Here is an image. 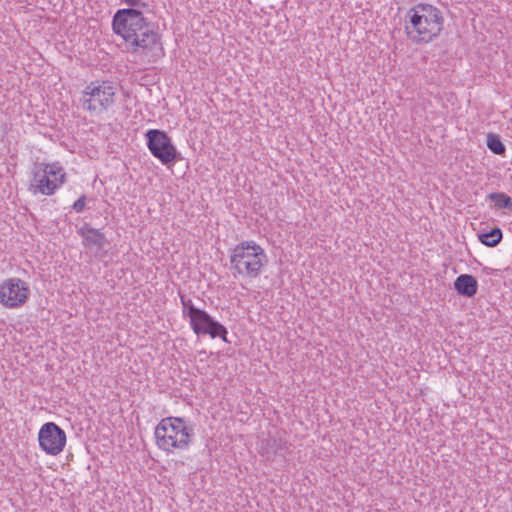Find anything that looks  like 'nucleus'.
<instances>
[{"label": "nucleus", "instance_id": "1", "mask_svg": "<svg viewBox=\"0 0 512 512\" xmlns=\"http://www.w3.org/2000/svg\"><path fill=\"white\" fill-rule=\"evenodd\" d=\"M128 8L119 9L113 16L112 29L121 36L125 42L133 47V51L140 48L145 54H150L153 61L164 56L161 37L155 24L148 21L142 11L137 7L148 8L149 4L142 0H120Z\"/></svg>", "mask_w": 512, "mask_h": 512}, {"label": "nucleus", "instance_id": "2", "mask_svg": "<svg viewBox=\"0 0 512 512\" xmlns=\"http://www.w3.org/2000/svg\"><path fill=\"white\" fill-rule=\"evenodd\" d=\"M444 27L442 11L427 3H418L405 14L404 31L415 44H426L435 40Z\"/></svg>", "mask_w": 512, "mask_h": 512}, {"label": "nucleus", "instance_id": "3", "mask_svg": "<svg viewBox=\"0 0 512 512\" xmlns=\"http://www.w3.org/2000/svg\"><path fill=\"white\" fill-rule=\"evenodd\" d=\"M267 262L264 249L254 241L240 242L230 254V269L234 277L257 278Z\"/></svg>", "mask_w": 512, "mask_h": 512}, {"label": "nucleus", "instance_id": "4", "mask_svg": "<svg viewBox=\"0 0 512 512\" xmlns=\"http://www.w3.org/2000/svg\"><path fill=\"white\" fill-rule=\"evenodd\" d=\"M156 444L165 452L187 449L194 436V429L180 417L163 418L154 431Z\"/></svg>", "mask_w": 512, "mask_h": 512}, {"label": "nucleus", "instance_id": "5", "mask_svg": "<svg viewBox=\"0 0 512 512\" xmlns=\"http://www.w3.org/2000/svg\"><path fill=\"white\" fill-rule=\"evenodd\" d=\"M182 304V313L184 317L190 320V326L197 335H209L211 338H221L224 342L227 340L228 331L224 325L214 320L205 310L195 307L191 299L180 294Z\"/></svg>", "mask_w": 512, "mask_h": 512}, {"label": "nucleus", "instance_id": "6", "mask_svg": "<svg viewBox=\"0 0 512 512\" xmlns=\"http://www.w3.org/2000/svg\"><path fill=\"white\" fill-rule=\"evenodd\" d=\"M116 87L110 81L91 82L83 91V109L100 114L108 110L115 102Z\"/></svg>", "mask_w": 512, "mask_h": 512}, {"label": "nucleus", "instance_id": "7", "mask_svg": "<svg viewBox=\"0 0 512 512\" xmlns=\"http://www.w3.org/2000/svg\"><path fill=\"white\" fill-rule=\"evenodd\" d=\"M150 153L163 165L170 166L180 159V154L165 131L149 129L145 133Z\"/></svg>", "mask_w": 512, "mask_h": 512}, {"label": "nucleus", "instance_id": "8", "mask_svg": "<svg viewBox=\"0 0 512 512\" xmlns=\"http://www.w3.org/2000/svg\"><path fill=\"white\" fill-rule=\"evenodd\" d=\"M30 295V289L25 281L19 278L6 279L0 285V303L7 308L22 306Z\"/></svg>", "mask_w": 512, "mask_h": 512}, {"label": "nucleus", "instance_id": "9", "mask_svg": "<svg viewBox=\"0 0 512 512\" xmlns=\"http://www.w3.org/2000/svg\"><path fill=\"white\" fill-rule=\"evenodd\" d=\"M40 448L49 455H58L66 444V433L54 422H47L39 430Z\"/></svg>", "mask_w": 512, "mask_h": 512}, {"label": "nucleus", "instance_id": "10", "mask_svg": "<svg viewBox=\"0 0 512 512\" xmlns=\"http://www.w3.org/2000/svg\"><path fill=\"white\" fill-rule=\"evenodd\" d=\"M63 183H65L64 175H61V178L50 179V176L43 169L34 165L30 184V190L33 189L34 193L53 195Z\"/></svg>", "mask_w": 512, "mask_h": 512}, {"label": "nucleus", "instance_id": "11", "mask_svg": "<svg viewBox=\"0 0 512 512\" xmlns=\"http://www.w3.org/2000/svg\"><path fill=\"white\" fill-rule=\"evenodd\" d=\"M77 233L83 237L86 246H95L98 250H104L109 244L107 238L99 229L93 228L87 223L78 229Z\"/></svg>", "mask_w": 512, "mask_h": 512}, {"label": "nucleus", "instance_id": "12", "mask_svg": "<svg viewBox=\"0 0 512 512\" xmlns=\"http://www.w3.org/2000/svg\"><path fill=\"white\" fill-rule=\"evenodd\" d=\"M454 289L461 296L474 297L478 290L476 278L470 274H461L454 281Z\"/></svg>", "mask_w": 512, "mask_h": 512}, {"label": "nucleus", "instance_id": "13", "mask_svg": "<svg viewBox=\"0 0 512 512\" xmlns=\"http://www.w3.org/2000/svg\"><path fill=\"white\" fill-rule=\"evenodd\" d=\"M503 233L498 227L491 229L489 232L478 234L479 241L487 247H496L502 240Z\"/></svg>", "mask_w": 512, "mask_h": 512}, {"label": "nucleus", "instance_id": "14", "mask_svg": "<svg viewBox=\"0 0 512 512\" xmlns=\"http://www.w3.org/2000/svg\"><path fill=\"white\" fill-rule=\"evenodd\" d=\"M487 199L494 202L495 206L499 209L512 210V199L510 196L503 192H493L487 196Z\"/></svg>", "mask_w": 512, "mask_h": 512}, {"label": "nucleus", "instance_id": "15", "mask_svg": "<svg viewBox=\"0 0 512 512\" xmlns=\"http://www.w3.org/2000/svg\"><path fill=\"white\" fill-rule=\"evenodd\" d=\"M487 146L496 155H503L506 151L505 145L502 143L500 137L496 134H488Z\"/></svg>", "mask_w": 512, "mask_h": 512}, {"label": "nucleus", "instance_id": "16", "mask_svg": "<svg viewBox=\"0 0 512 512\" xmlns=\"http://www.w3.org/2000/svg\"><path fill=\"white\" fill-rule=\"evenodd\" d=\"M35 165L43 169V171H45L49 176L50 174H55L56 176H58V178H61V175H64L66 177V173L64 172L62 166L59 165V163H36Z\"/></svg>", "mask_w": 512, "mask_h": 512}, {"label": "nucleus", "instance_id": "17", "mask_svg": "<svg viewBox=\"0 0 512 512\" xmlns=\"http://www.w3.org/2000/svg\"><path fill=\"white\" fill-rule=\"evenodd\" d=\"M266 444L274 453H277L281 449V440L275 437H270L262 442V445Z\"/></svg>", "mask_w": 512, "mask_h": 512}, {"label": "nucleus", "instance_id": "18", "mask_svg": "<svg viewBox=\"0 0 512 512\" xmlns=\"http://www.w3.org/2000/svg\"><path fill=\"white\" fill-rule=\"evenodd\" d=\"M86 203V196L82 195L79 197L73 204L72 208L77 212L80 213L84 210Z\"/></svg>", "mask_w": 512, "mask_h": 512}, {"label": "nucleus", "instance_id": "19", "mask_svg": "<svg viewBox=\"0 0 512 512\" xmlns=\"http://www.w3.org/2000/svg\"><path fill=\"white\" fill-rule=\"evenodd\" d=\"M55 178H58V176H56L55 174H50V179H55Z\"/></svg>", "mask_w": 512, "mask_h": 512}]
</instances>
